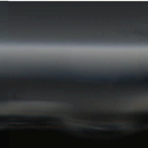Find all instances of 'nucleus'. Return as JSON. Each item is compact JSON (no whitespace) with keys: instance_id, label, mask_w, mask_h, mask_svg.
<instances>
[{"instance_id":"obj_4","label":"nucleus","mask_w":148,"mask_h":148,"mask_svg":"<svg viewBox=\"0 0 148 148\" xmlns=\"http://www.w3.org/2000/svg\"><path fill=\"white\" fill-rule=\"evenodd\" d=\"M145 35H148V34H144Z\"/></svg>"},{"instance_id":"obj_1","label":"nucleus","mask_w":148,"mask_h":148,"mask_svg":"<svg viewBox=\"0 0 148 148\" xmlns=\"http://www.w3.org/2000/svg\"><path fill=\"white\" fill-rule=\"evenodd\" d=\"M101 79H106V78H99Z\"/></svg>"},{"instance_id":"obj_6","label":"nucleus","mask_w":148,"mask_h":148,"mask_svg":"<svg viewBox=\"0 0 148 148\" xmlns=\"http://www.w3.org/2000/svg\"><path fill=\"white\" fill-rule=\"evenodd\" d=\"M89 79H92V78H89Z\"/></svg>"},{"instance_id":"obj_3","label":"nucleus","mask_w":148,"mask_h":148,"mask_svg":"<svg viewBox=\"0 0 148 148\" xmlns=\"http://www.w3.org/2000/svg\"><path fill=\"white\" fill-rule=\"evenodd\" d=\"M116 129H119V127L117 126V127H116Z\"/></svg>"},{"instance_id":"obj_5","label":"nucleus","mask_w":148,"mask_h":148,"mask_svg":"<svg viewBox=\"0 0 148 148\" xmlns=\"http://www.w3.org/2000/svg\"><path fill=\"white\" fill-rule=\"evenodd\" d=\"M82 78H85L84 77H82Z\"/></svg>"},{"instance_id":"obj_2","label":"nucleus","mask_w":148,"mask_h":148,"mask_svg":"<svg viewBox=\"0 0 148 148\" xmlns=\"http://www.w3.org/2000/svg\"><path fill=\"white\" fill-rule=\"evenodd\" d=\"M104 126H105V125H100V127H104Z\"/></svg>"}]
</instances>
